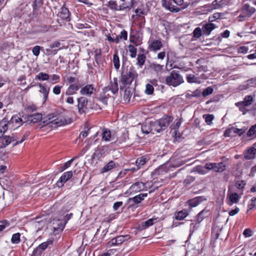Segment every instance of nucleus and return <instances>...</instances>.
Listing matches in <instances>:
<instances>
[{
    "mask_svg": "<svg viewBox=\"0 0 256 256\" xmlns=\"http://www.w3.org/2000/svg\"><path fill=\"white\" fill-rule=\"evenodd\" d=\"M256 134V124L252 126L248 130L247 135L249 136Z\"/></svg>",
    "mask_w": 256,
    "mask_h": 256,
    "instance_id": "680f3d73",
    "label": "nucleus"
},
{
    "mask_svg": "<svg viewBox=\"0 0 256 256\" xmlns=\"http://www.w3.org/2000/svg\"><path fill=\"white\" fill-rule=\"evenodd\" d=\"M58 16L62 20L70 21V12L68 9L64 6V4L60 8L58 14Z\"/></svg>",
    "mask_w": 256,
    "mask_h": 256,
    "instance_id": "4468645a",
    "label": "nucleus"
},
{
    "mask_svg": "<svg viewBox=\"0 0 256 256\" xmlns=\"http://www.w3.org/2000/svg\"><path fill=\"white\" fill-rule=\"evenodd\" d=\"M128 138V132H125L122 134V135L118 138V142L121 144L125 142Z\"/></svg>",
    "mask_w": 256,
    "mask_h": 256,
    "instance_id": "6e6d98bb",
    "label": "nucleus"
},
{
    "mask_svg": "<svg viewBox=\"0 0 256 256\" xmlns=\"http://www.w3.org/2000/svg\"><path fill=\"white\" fill-rule=\"evenodd\" d=\"M150 68L152 70L155 72H161L163 68V66L160 64H156L155 63H152L150 65Z\"/></svg>",
    "mask_w": 256,
    "mask_h": 256,
    "instance_id": "a18cd8bd",
    "label": "nucleus"
},
{
    "mask_svg": "<svg viewBox=\"0 0 256 256\" xmlns=\"http://www.w3.org/2000/svg\"><path fill=\"white\" fill-rule=\"evenodd\" d=\"M204 198L202 196H197L192 199L190 200L187 202V204L191 209L198 206L202 200Z\"/></svg>",
    "mask_w": 256,
    "mask_h": 256,
    "instance_id": "393cba45",
    "label": "nucleus"
},
{
    "mask_svg": "<svg viewBox=\"0 0 256 256\" xmlns=\"http://www.w3.org/2000/svg\"><path fill=\"white\" fill-rule=\"evenodd\" d=\"M148 196V194L144 193L140 194L133 198H130L128 199V202L130 203L133 202L136 204H138L141 202L145 198Z\"/></svg>",
    "mask_w": 256,
    "mask_h": 256,
    "instance_id": "412c9836",
    "label": "nucleus"
},
{
    "mask_svg": "<svg viewBox=\"0 0 256 256\" xmlns=\"http://www.w3.org/2000/svg\"><path fill=\"white\" fill-rule=\"evenodd\" d=\"M120 244H118V242L117 241L116 238H112L110 241H109L107 243L108 247H112L113 246H118Z\"/></svg>",
    "mask_w": 256,
    "mask_h": 256,
    "instance_id": "bf43d9fd",
    "label": "nucleus"
},
{
    "mask_svg": "<svg viewBox=\"0 0 256 256\" xmlns=\"http://www.w3.org/2000/svg\"><path fill=\"white\" fill-rule=\"evenodd\" d=\"M174 0H168L166 2H162V5L166 10L172 12H178L180 8L174 5Z\"/></svg>",
    "mask_w": 256,
    "mask_h": 256,
    "instance_id": "2eb2a0df",
    "label": "nucleus"
},
{
    "mask_svg": "<svg viewBox=\"0 0 256 256\" xmlns=\"http://www.w3.org/2000/svg\"><path fill=\"white\" fill-rule=\"evenodd\" d=\"M77 101L78 113L80 114L86 113L88 102L87 98L85 97L81 96L77 99Z\"/></svg>",
    "mask_w": 256,
    "mask_h": 256,
    "instance_id": "9d476101",
    "label": "nucleus"
},
{
    "mask_svg": "<svg viewBox=\"0 0 256 256\" xmlns=\"http://www.w3.org/2000/svg\"><path fill=\"white\" fill-rule=\"evenodd\" d=\"M215 25L212 23H207L202 26L203 34L208 36L211 32L215 28Z\"/></svg>",
    "mask_w": 256,
    "mask_h": 256,
    "instance_id": "5701e85b",
    "label": "nucleus"
},
{
    "mask_svg": "<svg viewBox=\"0 0 256 256\" xmlns=\"http://www.w3.org/2000/svg\"><path fill=\"white\" fill-rule=\"evenodd\" d=\"M108 7L114 10H124L125 8H122L121 6H118L115 0H110L108 2Z\"/></svg>",
    "mask_w": 256,
    "mask_h": 256,
    "instance_id": "e433bc0d",
    "label": "nucleus"
},
{
    "mask_svg": "<svg viewBox=\"0 0 256 256\" xmlns=\"http://www.w3.org/2000/svg\"><path fill=\"white\" fill-rule=\"evenodd\" d=\"M256 154V148L250 147L246 149L244 152V158L246 160H252L254 158Z\"/></svg>",
    "mask_w": 256,
    "mask_h": 256,
    "instance_id": "a211bd4d",
    "label": "nucleus"
},
{
    "mask_svg": "<svg viewBox=\"0 0 256 256\" xmlns=\"http://www.w3.org/2000/svg\"><path fill=\"white\" fill-rule=\"evenodd\" d=\"M182 122V118H176L173 124L170 126L171 130H174V134L176 136H177V135L180 134L178 130L181 126Z\"/></svg>",
    "mask_w": 256,
    "mask_h": 256,
    "instance_id": "f3484780",
    "label": "nucleus"
},
{
    "mask_svg": "<svg viewBox=\"0 0 256 256\" xmlns=\"http://www.w3.org/2000/svg\"><path fill=\"white\" fill-rule=\"evenodd\" d=\"M202 94V92L200 90L196 89L192 92L191 94L192 97L199 98Z\"/></svg>",
    "mask_w": 256,
    "mask_h": 256,
    "instance_id": "774afa93",
    "label": "nucleus"
},
{
    "mask_svg": "<svg viewBox=\"0 0 256 256\" xmlns=\"http://www.w3.org/2000/svg\"><path fill=\"white\" fill-rule=\"evenodd\" d=\"M146 184L142 182H138L133 184L127 190L126 193L129 194H134L136 192L144 190L146 188Z\"/></svg>",
    "mask_w": 256,
    "mask_h": 256,
    "instance_id": "423d86ee",
    "label": "nucleus"
},
{
    "mask_svg": "<svg viewBox=\"0 0 256 256\" xmlns=\"http://www.w3.org/2000/svg\"><path fill=\"white\" fill-rule=\"evenodd\" d=\"M256 12V9L250 6L247 4H246L242 6V14L240 15L239 17L240 18H249L252 16V14H254Z\"/></svg>",
    "mask_w": 256,
    "mask_h": 256,
    "instance_id": "6e6552de",
    "label": "nucleus"
},
{
    "mask_svg": "<svg viewBox=\"0 0 256 256\" xmlns=\"http://www.w3.org/2000/svg\"><path fill=\"white\" fill-rule=\"evenodd\" d=\"M210 214V212L208 210L204 209L196 215V222L198 224H200L205 218L208 216Z\"/></svg>",
    "mask_w": 256,
    "mask_h": 256,
    "instance_id": "4be33fe9",
    "label": "nucleus"
},
{
    "mask_svg": "<svg viewBox=\"0 0 256 256\" xmlns=\"http://www.w3.org/2000/svg\"><path fill=\"white\" fill-rule=\"evenodd\" d=\"M44 0H34V2L32 4V8L34 10H36L38 8H40L43 4Z\"/></svg>",
    "mask_w": 256,
    "mask_h": 256,
    "instance_id": "052dcab7",
    "label": "nucleus"
},
{
    "mask_svg": "<svg viewBox=\"0 0 256 256\" xmlns=\"http://www.w3.org/2000/svg\"><path fill=\"white\" fill-rule=\"evenodd\" d=\"M80 88L78 84H70L65 92L66 96H72L76 93Z\"/></svg>",
    "mask_w": 256,
    "mask_h": 256,
    "instance_id": "a878e982",
    "label": "nucleus"
},
{
    "mask_svg": "<svg viewBox=\"0 0 256 256\" xmlns=\"http://www.w3.org/2000/svg\"><path fill=\"white\" fill-rule=\"evenodd\" d=\"M204 168L208 170H212L215 172H222L224 170V164L222 162L218 163H206Z\"/></svg>",
    "mask_w": 256,
    "mask_h": 256,
    "instance_id": "0eeeda50",
    "label": "nucleus"
},
{
    "mask_svg": "<svg viewBox=\"0 0 256 256\" xmlns=\"http://www.w3.org/2000/svg\"><path fill=\"white\" fill-rule=\"evenodd\" d=\"M53 243V240L52 239H48L46 242H44L40 244L38 246L39 248H40L42 250L44 251L45 250H46L48 247L52 245Z\"/></svg>",
    "mask_w": 256,
    "mask_h": 256,
    "instance_id": "a19ab883",
    "label": "nucleus"
},
{
    "mask_svg": "<svg viewBox=\"0 0 256 256\" xmlns=\"http://www.w3.org/2000/svg\"><path fill=\"white\" fill-rule=\"evenodd\" d=\"M154 172L156 174L158 175L162 174L166 172V166L164 165L160 166L158 168L155 170Z\"/></svg>",
    "mask_w": 256,
    "mask_h": 256,
    "instance_id": "5fc2aeb1",
    "label": "nucleus"
},
{
    "mask_svg": "<svg viewBox=\"0 0 256 256\" xmlns=\"http://www.w3.org/2000/svg\"><path fill=\"white\" fill-rule=\"evenodd\" d=\"M224 0H215L213 2L212 4L216 8H218L222 6L224 4Z\"/></svg>",
    "mask_w": 256,
    "mask_h": 256,
    "instance_id": "338daca9",
    "label": "nucleus"
},
{
    "mask_svg": "<svg viewBox=\"0 0 256 256\" xmlns=\"http://www.w3.org/2000/svg\"><path fill=\"white\" fill-rule=\"evenodd\" d=\"M74 160V158H72L70 160H68V162H65L62 166L60 168V171L62 172V171L66 169L69 168L71 166Z\"/></svg>",
    "mask_w": 256,
    "mask_h": 256,
    "instance_id": "864d4df0",
    "label": "nucleus"
},
{
    "mask_svg": "<svg viewBox=\"0 0 256 256\" xmlns=\"http://www.w3.org/2000/svg\"><path fill=\"white\" fill-rule=\"evenodd\" d=\"M148 44V48L150 52H156L160 50L162 46V40L160 38H150Z\"/></svg>",
    "mask_w": 256,
    "mask_h": 256,
    "instance_id": "39448f33",
    "label": "nucleus"
},
{
    "mask_svg": "<svg viewBox=\"0 0 256 256\" xmlns=\"http://www.w3.org/2000/svg\"><path fill=\"white\" fill-rule=\"evenodd\" d=\"M9 226L10 222L6 220L0 222V232H2L6 228Z\"/></svg>",
    "mask_w": 256,
    "mask_h": 256,
    "instance_id": "13d9d810",
    "label": "nucleus"
},
{
    "mask_svg": "<svg viewBox=\"0 0 256 256\" xmlns=\"http://www.w3.org/2000/svg\"><path fill=\"white\" fill-rule=\"evenodd\" d=\"M173 120L172 117L168 116H164L158 120L151 122V130L152 133L154 132H160L162 130H166Z\"/></svg>",
    "mask_w": 256,
    "mask_h": 256,
    "instance_id": "f03ea898",
    "label": "nucleus"
},
{
    "mask_svg": "<svg viewBox=\"0 0 256 256\" xmlns=\"http://www.w3.org/2000/svg\"><path fill=\"white\" fill-rule=\"evenodd\" d=\"M124 89V100L126 102H128L130 101L132 94L130 89L128 87V88H126Z\"/></svg>",
    "mask_w": 256,
    "mask_h": 256,
    "instance_id": "58836bf2",
    "label": "nucleus"
},
{
    "mask_svg": "<svg viewBox=\"0 0 256 256\" xmlns=\"http://www.w3.org/2000/svg\"><path fill=\"white\" fill-rule=\"evenodd\" d=\"M203 34L202 28L197 27L193 32V36L194 38H198Z\"/></svg>",
    "mask_w": 256,
    "mask_h": 256,
    "instance_id": "09e8293b",
    "label": "nucleus"
},
{
    "mask_svg": "<svg viewBox=\"0 0 256 256\" xmlns=\"http://www.w3.org/2000/svg\"><path fill=\"white\" fill-rule=\"evenodd\" d=\"M102 136V140L106 142L110 141L112 137L111 132L107 128L103 129Z\"/></svg>",
    "mask_w": 256,
    "mask_h": 256,
    "instance_id": "2f4dec72",
    "label": "nucleus"
},
{
    "mask_svg": "<svg viewBox=\"0 0 256 256\" xmlns=\"http://www.w3.org/2000/svg\"><path fill=\"white\" fill-rule=\"evenodd\" d=\"M138 74L132 66L124 67L122 66L120 78V90H123L126 88L129 87L132 82L136 80Z\"/></svg>",
    "mask_w": 256,
    "mask_h": 256,
    "instance_id": "f257e3e1",
    "label": "nucleus"
},
{
    "mask_svg": "<svg viewBox=\"0 0 256 256\" xmlns=\"http://www.w3.org/2000/svg\"><path fill=\"white\" fill-rule=\"evenodd\" d=\"M186 80L188 83H201L200 79L194 74H190L187 75Z\"/></svg>",
    "mask_w": 256,
    "mask_h": 256,
    "instance_id": "7c9ffc66",
    "label": "nucleus"
},
{
    "mask_svg": "<svg viewBox=\"0 0 256 256\" xmlns=\"http://www.w3.org/2000/svg\"><path fill=\"white\" fill-rule=\"evenodd\" d=\"M146 57L144 54H138L137 57L136 64L142 68L144 64Z\"/></svg>",
    "mask_w": 256,
    "mask_h": 256,
    "instance_id": "4c0bfd02",
    "label": "nucleus"
},
{
    "mask_svg": "<svg viewBox=\"0 0 256 256\" xmlns=\"http://www.w3.org/2000/svg\"><path fill=\"white\" fill-rule=\"evenodd\" d=\"M203 118L207 124L210 125L214 119V116L212 114H205L203 115Z\"/></svg>",
    "mask_w": 256,
    "mask_h": 256,
    "instance_id": "de8ad7c7",
    "label": "nucleus"
},
{
    "mask_svg": "<svg viewBox=\"0 0 256 256\" xmlns=\"http://www.w3.org/2000/svg\"><path fill=\"white\" fill-rule=\"evenodd\" d=\"M62 86H58V85H56V86H54L52 90L53 93L56 95L60 94L61 89H62Z\"/></svg>",
    "mask_w": 256,
    "mask_h": 256,
    "instance_id": "0e129e2a",
    "label": "nucleus"
},
{
    "mask_svg": "<svg viewBox=\"0 0 256 256\" xmlns=\"http://www.w3.org/2000/svg\"><path fill=\"white\" fill-rule=\"evenodd\" d=\"M166 82L168 86L176 87L184 82V80L178 72L174 70L171 72L170 75L166 77Z\"/></svg>",
    "mask_w": 256,
    "mask_h": 256,
    "instance_id": "7ed1b4c3",
    "label": "nucleus"
},
{
    "mask_svg": "<svg viewBox=\"0 0 256 256\" xmlns=\"http://www.w3.org/2000/svg\"><path fill=\"white\" fill-rule=\"evenodd\" d=\"M214 90L211 86H208L205 88L202 92V96L206 97L211 94L213 92Z\"/></svg>",
    "mask_w": 256,
    "mask_h": 256,
    "instance_id": "4d7b16f0",
    "label": "nucleus"
},
{
    "mask_svg": "<svg viewBox=\"0 0 256 256\" xmlns=\"http://www.w3.org/2000/svg\"><path fill=\"white\" fill-rule=\"evenodd\" d=\"M9 128L8 120L6 118L0 122V136H3L5 132Z\"/></svg>",
    "mask_w": 256,
    "mask_h": 256,
    "instance_id": "cd10ccee",
    "label": "nucleus"
},
{
    "mask_svg": "<svg viewBox=\"0 0 256 256\" xmlns=\"http://www.w3.org/2000/svg\"><path fill=\"white\" fill-rule=\"evenodd\" d=\"M22 120L17 115H14L12 117L10 120L8 121L9 124V128L15 130L19 128L22 124Z\"/></svg>",
    "mask_w": 256,
    "mask_h": 256,
    "instance_id": "1a4fd4ad",
    "label": "nucleus"
},
{
    "mask_svg": "<svg viewBox=\"0 0 256 256\" xmlns=\"http://www.w3.org/2000/svg\"><path fill=\"white\" fill-rule=\"evenodd\" d=\"M116 238L117 240L118 244H119L120 245L122 242H124L125 241L128 240L129 239H130V236L128 234H126V235H120V236H116Z\"/></svg>",
    "mask_w": 256,
    "mask_h": 256,
    "instance_id": "ea45409f",
    "label": "nucleus"
},
{
    "mask_svg": "<svg viewBox=\"0 0 256 256\" xmlns=\"http://www.w3.org/2000/svg\"><path fill=\"white\" fill-rule=\"evenodd\" d=\"M14 139L12 137L6 136H0V148H3L8 146Z\"/></svg>",
    "mask_w": 256,
    "mask_h": 256,
    "instance_id": "b1692460",
    "label": "nucleus"
},
{
    "mask_svg": "<svg viewBox=\"0 0 256 256\" xmlns=\"http://www.w3.org/2000/svg\"><path fill=\"white\" fill-rule=\"evenodd\" d=\"M35 79L40 81L48 80L50 79V75L46 73L40 72L36 76Z\"/></svg>",
    "mask_w": 256,
    "mask_h": 256,
    "instance_id": "c9c22d12",
    "label": "nucleus"
},
{
    "mask_svg": "<svg viewBox=\"0 0 256 256\" xmlns=\"http://www.w3.org/2000/svg\"><path fill=\"white\" fill-rule=\"evenodd\" d=\"M254 101V96L251 95H248L244 97L242 101L236 102L235 105L243 114H245L249 110L248 107L252 104Z\"/></svg>",
    "mask_w": 256,
    "mask_h": 256,
    "instance_id": "20e7f679",
    "label": "nucleus"
},
{
    "mask_svg": "<svg viewBox=\"0 0 256 256\" xmlns=\"http://www.w3.org/2000/svg\"><path fill=\"white\" fill-rule=\"evenodd\" d=\"M20 234L19 232L12 234L11 238V242L13 244H18L20 242Z\"/></svg>",
    "mask_w": 256,
    "mask_h": 256,
    "instance_id": "37998d69",
    "label": "nucleus"
},
{
    "mask_svg": "<svg viewBox=\"0 0 256 256\" xmlns=\"http://www.w3.org/2000/svg\"><path fill=\"white\" fill-rule=\"evenodd\" d=\"M94 90V86L92 84H87L82 88L80 90V93L82 95L91 96Z\"/></svg>",
    "mask_w": 256,
    "mask_h": 256,
    "instance_id": "aec40b11",
    "label": "nucleus"
},
{
    "mask_svg": "<svg viewBox=\"0 0 256 256\" xmlns=\"http://www.w3.org/2000/svg\"><path fill=\"white\" fill-rule=\"evenodd\" d=\"M189 211L186 209H183L180 211L176 212L174 214L175 218L178 220H183L188 214Z\"/></svg>",
    "mask_w": 256,
    "mask_h": 256,
    "instance_id": "bb28decb",
    "label": "nucleus"
},
{
    "mask_svg": "<svg viewBox=\"0 0 256 256\" xmlns=\"http://www.w3.org/2000/svg\"><path fill=\"white\" fill-rule=\"evenodd\" d=\"M38 86L40 88V92L43 96L44 102L48 98L50 88L48 87L46 84L38 83Z\"/></svg>",
    "mask_w": 256,
    "mask_h": 256,
    "instance_id": "ddd939ff",
    "label": "nucleus"
},
{
    "mask_svg": "<svg viewBox=\"0 0 256 256\" xmlns=\"http://www.w3.org/2000/svg\"><path fill=\"white\" fill-rule=\"evenodd\" d=\"M31 120L33 122H38L42 120V115L40 114H34L31 116Z\"/></svg>",
    "mask_w": 256,
    "mask_h": 256,
    "instance_id": "3c124183",
    "label": "nucleus"
},
{
    "mask_svg": "<svg viewBox=\"0 0 256 256\" xmlns=\"http://www.w3.org/2000/svg\"><path fill=\"white\" fill-rule=\"evenodd\" d=\"M142 130L143 133L148 134L150 132L152 133V130H151V122L150 121L146 122L142 126Z\"/></svg>",
    "mask_w": 256,
    "mask_h": 256,
    "instance_id": "f704fd0d",
    "label": "nucleus"
},
{
    "mask_svg": "<svg viewBox=\"0 0 256 256\" xmlns=\"http://www.w3.org/2000/svg\"><path fill=\"white\" fill-rule=\"evenodd\" d=\"M109 98V94L106 92H101L98 96V100L105 105L108 104V100Z\"/></svg>",
    "mask_w": 256,
    "mask_h": 256,
    "instance_id": "72a5a7b5",
    "label": "nucleus"
},
{
    "mask_svg": "<svg viewBox=\"0 0 256 256\" xmlns=\"http://www.w3.org/2000/svg\"><path fill=\"white\" fill-rule=\"evenodd\" d=\"M49 82L52 84L58 82L60 80V76L56 74H52L50 76Z\"/></svg>",
    "mask_w": 256,
    "mask_h": 256,
    "instance_id": "49530a36",
    "label": "nucleus"
},
{
    "mask_svg": "<svg viewBox=\"0 0 256 256\" xmlns=\"http://www.w3.org/2000/svg\"><path fill=\"white\" fill-rule=\"evenodd\" d=\"M150 160L149 156L147 155L142 156L138 158L136 161V165L137 166V169L140 168Z\"/></svg>",
    "mask_w": 256,
    "mask_h": 256,
    "instance_id": "6ab92c4d",
    "label": "nucleus"
},
{
    "mask_svg": "<svg viewBox=\"0 0 256 256\" xmlns=\"http://www.w3.org/2000/svg\"><path fill=\"white\" fill-rule=\"evenodd\" d=\"M113 63L114 68L118 70L120 66V59L117 54H115L113 56Z\"/></svg>",
    "mask_w": 256,
    "mask_h": 256,
    "instance_id": "c03bdc74",
    "label": "nucleus"
},
{
    "mask_svg": "<svg viewBox=\"0 0 256 256\" xmlns=\"http://www.w3.org/2000/svg\"><path fill=\"white\" fill-rule=\"evenodd\" d=\"M134 12L136 14V15H134L132 16L133 18H134L135 16H136L137 18L140 17L142 15H146V13L144 9L142 8H136L134 10Z\"/></svg>",
    "mask_w": 256,
    "mask_h": 256,
    "instance_id": "8fccbe9b",
    "label": "nucleus"
},
{
    "mask_svg": "<svg viewBox=\"0 0 256 256\" xmlns=\"http://www.w3.org/2000/svg\"><path fill=\"white\" fill-rule=\"evenodd\" d=\"M116 166L115 162L111 160L101 169V173L106 172L114 168Z\"/></svg>",
    "mask_w": 256,
    "mask_h": 256,
    "instance_id": "473e14b6",
    "label": "nucleus"
},
{
    "mask_svg": "<svg viewBox=\"0 0 256 256\" xmlns=\"http://www.w3.org/2000/svg\"><path fill=\"white\" fill-rule=\"evenodd\" d=\"M43 250H42L40 248H39L38 246H37L36 248L34 249L32 256H40L42 253Z\"/></svg>",
    "mask_w": 256,
    "mask_h": 256,
    "instance_id": "69168bd1",
    "label": "nucleus"
},
{
    "mask_svg": "<svg viewBox=\"0 0 256 256\" xmlns=\"http://www.w3.org/2000/svg\"><path fill=\"white\" fill-rule=\"evenodd\" d=\"M109 90H111L114 94H116L118 90V86L117 78H114V81L112 82L109 86Z\"/></svg>",
    "mask_w": 256,
    "mask_h": 256,
    "instance_id": "c85d7f7f",
    "label": "nucleus"
},
{
    "mask_svg": "<svg viewBox=\"0 0 256 256\" xmlns=\"http://www.w3.org/2000/svg\"><path fill=\"white\" fill-rule=\"evenodd\" d=\"M72 176V171H68L64 172L56 182V185L58 187H62L64 184L66 183L68 180H70Z\"/></svg>",
    "mask_w": 256,
    "mask_h": 256,
    "instance_id": "9b49d317",
    "label": "nucleus"
},
{
    "mask_svg": "<svg viewBox=\"0 0 256 256\" xmlns=\"http://www.w3.org/2000/svg\"><path fill=\"white\" fill-rule=\"evenodd\" d=\"M129 52L130 53V56L132 58H134L136 56L137 49L132 44H130L128 46Z\"/></svg>",
    "mask_w": 256,
    "mask_h": 256,
    "instance_id": "79ce46f5",
    "label": "nucleus"
},
{
    "mask_svg": "<svg viewBox=\"0 0 256 256\" xmlns=\"http://www.w3.org/2000/svg\"><path fill=\"white\" fill-rule=\"evenodd\" d=\"M154 91V88L151 84H147L146 86L145 93L148 95H151L153 94Z\"/></svg>",
    "mask_w": 256,
    "mask_h": 256,
    "instance_id": "603ef678",
    "label": "nucleus"
},
{
    "mask_svg": "<svg viewBox=\"0 0 256 256\" xmlns=\"http://www.w3.org/2000/svg\"><path fill=\"white\" fill-rule=\"evenodd\" d=\"M158 217L154 216L148 220H147L143 222L142 224V227L143 228H146L150 226H152L154 224L157 222Z\"/></svg>",
    "mask_w": 256,
    "mask_h": 256,
    "instance_id": "c756f323",
    "label": "nucleus"
},
{
    "mask_svg": "<svg viewBox=\"0 0 256 256\" xmlns=\"http://www.w3.org/2000/svg\"><path fill=\"white\" fill-rule=\"evenodd\" d=\"M42 47L39 46H36L32 48V52L34 55L38 56L40 53V50Z\"/></svg>",
    "mask_w": 256,
    "mask_h": 256,
    "instance_id": "e2e57ef3",
    "label": "nucleus"
},
{
    "mask_svg": "<svg viewBox=\"0 0 256 256\" xmlns=\"http://www.w3.org/2000/svg\"><path fill=\"white\" fill-rule=\"evenodd\" d=\"M240 197L238 194L234 192L232 194H228L226 198V204L232 206L234 204H238L240 200Z\"/></svg>",
    "mask_w": 256,
    "mask_h": 256,
    "instance_id": "dca6fc26",
    "label": "nucleus"
},
{
    "mask_svg": "<svg viewBox=\"0 0 256 256\" xmlns=\"http://www.w3.org/2000/svg\"><path fill=\"white\" fill-rule=\"evenodd\" d=\"M217 220L218 218L214 220V224L212 230V238L215 240L218 238L220 233L222 230V226H218L216 224Z\"/></svg>",
    "mask_w": 256,
    "mask_h": 256,
    "instance_id": "f8f14e48",
    "label": "nucleus"
}]
</instances>
